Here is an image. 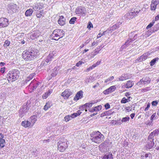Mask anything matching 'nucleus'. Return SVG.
Listing matches in <instances>:
<instances>
[{
  "label": "nucleus",
  "instance_id": "1",
  "mask_svg": "<svg viewBox=\"0 0 159 159\" xmlns=\"http://www.w3.org/2000/svg\"><path fill=\"white\" fill-rule=\"evenodd\" d=\"M38 51L37 50L30 51H25L22 54L23 58L26 61L32 60L38 56Z\"/></svg>",
  "mask_w": 159,
  "mask_h": 159
},
{
  "label": "nucleus",
  "instance_id": "2",
  "mask_svg": "<svg viewBox=\"0 0 159 159\" xmlns=\"http://www.w3.org/2000/svg\"><path fill=\"white\" fill-rule=\"evenodd\" d=\"M104 136L100 132H93L91 136L90 139L92 142L97 143H101L103 140Z\"/></svg>",
  "mask_w": 159,
  "mask_h": 159
},
{
  "label": "nucleus",
  "instance_id": "3",
  "mask_svg": "<svg viewBox=\"0 0 159 159\" xmlns=\"http://www.w3.org/2000/svg\"><path fill=\"white\" fill-rule=\"evenodd\" d=\"M20 72L16 69H14L9 71L7 74V78L9 82H12L17 80L19 76Z\"/></svg>",
  "mask_w": 159,
  "mask_h": 159
},
{
  "label": "nucleus",
  "instance_id": "4",
  "mask_svg": "<svg viewBox=\"0 0 159 159\" xmlns=\"http://www.w3.org/2000/svg\"><path fill=\"white\" fill-rule=\"evenodd\" d=\"M64 35L65 32L63 30L58 29L53 31L51 36L53 39L57 40L62 38Z\"/></svg>",
  "mask_w": 159,
  "mask_h": 159
},
{
  "label": "nucleus",
  "instance_id": "5",
  "mask_svg": "<svg viewBox=\"0 0 159 159\" xmlns=\"http://www.w3.org/2000/svg\"><path fill=\"white\" fill-rule=\"evenodd\" d=\"M135 32H134L129 34V39L125 43V44L122 46V48H124L128 46L130 43L132 41H134L137 39V34H135Z\"/></svg>",
  "mask_w": 159,
  "mask_h": 159
},
{
  "label": "nucleus",
  "instance_id": "6",
  "mask_svg": "<svg viewBox=\"0 0 159 159\" xmlns=\"http://www.w3.org/2000/svg\"><path fill=\"white\" fill-rule=\"evenodd\" d=\"M19 7L17 5L14 3H11L9 4L7 7L8 13L12 14L16 12L18 9Z\"/></svg>",
  "mask_w": 159,
  "mask_h": 159
},
{
  "label": "nucleus",
  "instance_id": "7",
  "mask_svg": "<svg viewBox=\"0 0 159 159\" xmlns=\"http://www.w3.org/2000/svg\"><path fill=\"white\" fill-rule=\"evenodd\" d=\"M54 52L50 53L46 59L42 61L40 65L41 66L43 67L47 65L48 63L52 60L54 56Z\"/></svg>",
  "mask_w": 159,
  "mask_h": 159
},
{
  "label": "nucleus",
  "instance_id": "8",
  "mask_svg": "<svg viewBox=\"0 0 159 159\" xmlns=\"http://www.w3.org/2000/svg\"><path fill=\"white\" fill-rule=\"evenodd\" d=\"M75 12L78 16H84L86 13V11L84 7H80L76 9Z\"/></svg>",
  "mask_w": 159,
  "mask_h": 159
},
{
  "label": "nucleus",
  "instance_id": "9",
  "mask_svg": "<svg viewBox=\"0 0 159 159\" xmlns=\"http://www.w3.org/2000/svg\"><path fill=\"white\" fill-rule=\"evenodd\" d=\"M29 109V107L27 104H24L22 108H20L19 111L20 116L22 117L26 113Z\"/></svg>",
  "mask_w": 159,
  "mask_h": 159
},
{
  "label": "nucleus",
  "instance_id": "10",
  "mask_svg": "<svg viewBox=\"0 0 159 159\" xmlns=\"http://www.w3.org/2000/svg\"><path fill=\"white\" fill-rule=\"evenodd\" d=\"M150 79L149 77H143L137 83L138 85H140L141 84H149L150 82Z\"/></svg>",
  "mask_w": 159,
  "mask_h": 159
},
{
  "label": "nucleus",
  "instance_id": "11",
  "mask_svg": "<svg viewBox=\"0 0 159 159\" xmlns=\"http://www.w3.org/2000/svg\"><path fill=\"white\" fill-rule=\"evenodd\" d=\"M72 92L70 89H66L61 93V96L64 99H67L72 94Z\"/></svg>",
  "mask_w": 159,
  "mask_h": 159
},
{
  "label": "nucleus",
  "instance_id": "12",
  "mask_svg": "<svg viewBox=\"0 0 159 159\" xmlns=\"http://www.w3.org/2000/svg\"><path fill=\"white\" fill-rule=\"evenodd\" d=\"M150 55V54L149 52L145 53L143 55L136 59L135 60V62L137 63L138 62H141L147 59V57L149 56Z\"/></svg>",
  "mask_w": 159,
  "mask_h": 159
},
{
  "label": "nucleus",
  "instance_id": "13",
  "mask_svg": "<svg viewBox=\"0 0 159 159\" xmlns=\"http://www.w3.org/2000/svg\"><path fill=\"white\" fill-rule=\"evenodd\" d=\"M139 13V11L129 12L127 13L125 15V17L127 19H133L135 16Z\"/></svg>",
  "mask_w": 159,
  "mask_h": 159
},
{
  "label": "nucleus",
  "instance_id": "14",
  "mask_svg": "<svg viewBox=\"0 0 159 159\" xmlns=\"http://www.w3.org/2000/svg\"><path fill=\"white\" fill-rule=\"evenodd\" d=\"M9 24L8 20L7 19L3 17H2L0 19V26L2 27H6Z\"/></svg>",
  "mask_w": 159,
  "mask_h": 159
},
{
  "label": "nucleus",
  "instance_id": "15",
  "mask_svg": "<svg viewBox=\"0 0 159 159\" xmlns=\"http://www.w3.org/2000/svg\"><path fill=\"white\" fill-rule=\"evenodd\" d=\"M40 83V82H38L35 79H34L31 81L29 86V88H32V90H34L36 89L37 87Z\"/></svg>",
  "mask_w": 159,
  "mask_h": 159
},
{
  "label": "nucleus",
  "instance_id": "16",
  "mask_svg": "<svg viewBox=\"0 0 159 159\" xmlns=\"http://www.w3.org/2000/svg\"><path fill=\"white\" fill-rule=\"evenodd\" d=\"M43 7V3H37L32 6L33 9L35 11H39Z\"/></svg>",
  "mask_w": 159,
  "mask_h": 159
},
{
  "label": "nucleus",
  "instance_id": "17",
  "mask_svg": "<svg viewBox=\"0 0 159 159\" xmlns=\"http://www.w3.org/2000/svg\"><path fill=\"white\" fill-rule=\"evenodd\" d=\"M159 1L158 0H152L151 5V9L152 10H155L157 6L159 4Z\"/></svg>",
  "mask_w": 159,
  "mask_h": 159
},
{
  "label": "nucleus",
  "instance_id": "18",
  "mask_svg": "<svg viewBox=\"0 0 159 159\" xmlns=\"http://www.w3.org/2000/svg\"><path fill=\"white\" fill-rule=\"evenodd\" d=\"M66 19L63 16H61L58 20V23L61 25L62 26L66 24Z\"/></svg>",
  "mask_w": 159,
  "mask_h": 159
},
{
  "label": "nucleus",
  "instance_id": "19",
  "mask_svg": "<svg viewBox=\"0 0 159 159\" xmlns=\"http://www.w3.org/2000/svg\"><path fill=\"white\" fill-rule=\"evenodd\" d=\"M4 138V135L2 134H0V149L2 148L5 146V141Z\"/></svg>",
  "mask_w": 159,
  "mask_h": 159
},
{
  "label": "nucleus",
  "instance_id": "20",
  "mask_svg": "<svg viewBox=\"0 0 159 159\" xmlns=\"http://www.w3.org/2000/svg\"><path fill=\"white\" fill-rule=\"evenodd\" d=\"M60 69V66L58 67H55L52 70V73L51 75L52 77H55L57 75L58 73V71Z\"/></svg>",
  "mask_w": 159,
  "mask_h": 159
},
{
  "label": "nucleus",
  "instance_id": "21",
  "mask_svg": "<svg viewBox=\"0 0 159 159\" xmlns=\"http://www.w3.org/2000/svg\"><path fill=\"white\" fill-rule=\"evenodd\" d=\"M134 85V83L132 81L129 80L127 81L126 83L124 84L123 85L124 87L129 89L131 88Z\"/></svg>",
  "mask_w": 159,
  "mask_h": 159
},
{
  "label": "nucleus",
  "instance_id": "22",
  "mask_svg": "<svg viewBox=\"0 0 159 159\" xmlns=\"http://www.w3.org/2000/svg\"><path fill=\"white\" fill-rule=\"evenodd\" d=\"M121 24L122 23L120 22H119V23H117L116 24L111 27L110 30L108 29L109 30H108V31L109 32L110 31V32H112L113 30L118 29L120 25H121Z\"/></svg>",
  "mask_w": 159,
  "mask_h": 159
},
{
  "label": "nucleus",
  "instance_id": "23",
  "mask_svg": "<svg viewBox=\"0 0 159 159\" xmlns=\"http://www.w3.org/2000/svg\"><path fill=\"white\" fill-rule=\"evenodd\" d=\"M37 120V116H36L34 115L30 117V122L31 125V126H32L34 124L36 121Z\"/></svg>",
  "mask_w": 159,
  "mask_h": 159
},
{
  "label": "nucleus",
  "instance_id": "24",
  "mask_svg": "<svg viewBox=\"0 0 159 159\" xmlns=\"http://www.w3.org/2000/svg\"><path fill=\"white\" fill-rule=\"evenodd\" d=\"M75 114H72L71 115H68L66 116L64 118V120L66 122H68L72 118L76 117V116H74Z\"/></svg>",
  "mask_w": 159,
  "mask_h": 159
},
{
  "label": "nucleus",
  "instance_id": "25",
  "mask_svg": "<svg viewBox=\"0 0 159 159\" xmlns=\"http://www.w3.org/2000/svg\"><path fill=\"white\" fill-rule=\"evenodd\" d=\"M58 147L59 148H61L62 147H67V145L66 140H64V141H60L58 142Z\"/></svg>",
  "mask_w": 159,
  "mask_h": 159
},
{
  "label": "nucleus",
  "instance_id": "26",
  "mask_svg": "<svg viewBox=\"0 0 159 159\" xmlns=\"http://www.w3.org/2000/svg\"><path fill=\"white\" fill-rule=\"evenodd\" d=\"M154 141L148 140L147 143L146 145V147L147 149L151 148L154 145Z\"/></svg>",
  "mask_w": 159,
  "mask_h": 159
},
{
  "label": "nucleus",
  "instance_id": "27",
  "mask_svg": "<svg viewBox=\"0 0 159 159\" xmlns=\"http://www.w3.org/2000/svg\"><path fill=\"white\" fill-rule=\"evenodd\" d=\"M129 78V77L127 74H123L121 76L118 78V81H122L124 80L128 79Z\"/></svg>",
  "mask_w": 159,
  "mask_h": 159
},
{
  "label": "nucleus",
  "instance_id": "28",
  "mask_svg": "<svg viewBox=\"0 0 159 159\" xmlns=\"http://www.w3.org/2000/svg\"><path fill=\"white\" fill-rule=\"evenodd\" d=\"M52 92V89L49 90L48 92L45 93L43 94L42 96L43 98L44 99L47 98L48 97V96L50 95Z\"/></svg>",
  "mask_w": 159,
  "mask_h": 159
},
{
  "label": "nucleus",
  "instance_id": "29",
  "mask_svg": "<svg viewBox=\"0 0 159 159\" xmlns=\"http://www.w3.org/2000/svg\"><path fill=\"white\" fill-rule=\"evenodd\" d=\"M83 95V92L81 90L78 92L75 96L76 99L77 100L82 98Z\"/></svg>",
  "mask_w": 159,
  "mask_h": 159
},
{
  "label": "nucleus",
  "instance_id": "30",
  "mask_svg": "<svg viewBox=\"0 0 159 159\" xmlns=\"http://www.w3.org/2000/svg\"><path fill=\"white\" fill-rule=\"evenodd\" d=\"M33 9L30 8L27 10L25 12V15L26 16H31L33 12Z\"/></svg>",
  "mask_w": 159,
  "mask_h": 159
},
{
  "label": "nucleus",
  "instance_id": "31",
  "mask_svg": "<svg viewBox=\"0 0 159 159\" xmlns=\"http://www.w3.org/2000/svg\"><path fill=\"white\" fill-rule=\"evenodd\" d=\"M22 125L25 128L30 126L31 125L30 122L28 121H23L21 123Z\"/></svg>",
  "mask_w": 159,
  "mask_h": 159
},
{
  "label": "nucleus",
  "instance_id": "32",
  "mask_svg": "<svg viewBox=\"0 0 159 159\" xmlns=\"http://www.w3.org/2000/svg\"><path fill=\"white\" fill-rule=\"evenodd\" d=\"M52 105V103L51 101H48L46 103V105L44 107V109L45 110H47Z\"/></svg>",
  "mask_w": 159,
  "mask_h": 159
},
{
  "label": "nucleus",
  "instance_id": "33",
  "mask_svg": "<svg viewBox=\"0 0 159 159\" xmlns=\"http://www.w3.org/2000/svg\"><path fill=\"white\" fill-rule=\"evenodd\" d=\"M36 11V15L38 18H40L43 16V10L40 11Z\"/></svg>",
  "mask_w": 159,
  "mask_h": 159
},
{
  "label": "nucleus",
  "instance_id": "34",
  "mask_svg": "<svg viewBox=\"0 0 159 159\" xmlns=\"http://www.w3.org/2000/svg\"><path fill=\"white\" fill-rule=\"evenodd\" d=\"M113 155L112 154L109 153L105 155L102 159H113Z\"/></svg>",
  "mask_w": 159,
  "mask_h": 159
},
{
  "label": "nucleus",
  "instance_id": "35",
  "mask_svg": "<svg viewBox=\"0 0 159 159\" xmlns=\"http://www.w3.org/2000/svg\"><path fill=\"white\" fill-rule=\"evenodd\" d=\"M99 50H97L96 49L93 51L91 54V57H94V56L99 53Z\"/></svg>",
  "mask_w": 159,
  "mask_h": 159
},
{
  "label": "nucleus",
  "instance_id": "36",
  "mask_svg": "<svg viewBox=\"0 0 159 159\" xmlns=\"http://www.w3.org/2000/svg\"><path fill=\"white\" fill-rule=\"evenodd\" d=\"M34 76V73L30 74L26 79L25 80L26 83H27L28 82L32 79Z\"/></svg>",
  "mask_w": 159,
  "mask_h": 159
},
{
  "label": "nucleus",
  "instance_id": "37",
  "mask_svg": "<svg viewBox=\"0 0 159 159\" xmlns=\"http://www.w3.org/2000/svg\"><path fill=\"white\" fill-rule=\"evenodd\" d=\"M93 104V103L91 102L87 103L83 105V107L85 109H87L88 108L91 107Z\"/></svg>",
  "mask_w": 159,
  "mask_h": 159
},
{
  "label": "nucleus",
  "instance_id": "38",
  "mask_svg": "<svg viewBox=\"0 0 159 159\" xmlns=\"http://www.w3.org/2000/svg\"><path fill=\"white\" fill-rule=\"evenodd\" d=\"M141 159H151L150 157V154H146L145 156H142L141 157Z\"/></svg>",
  "mask_w": 159,
  "mask_h": 159
},
{
  "label": "nucleus",
  "instance_id": "39",
  "mask_svg": "<svg viewBox=\"0 0 159 159\" xmlns=\"http://www.w3.org/2000/svg\"><path fill=\"white\" fill-rule=\"evenodd\" d=\"M154 135H153V133L152 132L149 135L148 137V140L149 141H154Z\"/></svg>",
  "mask_w": 159,
  "mask_h": 159
},
{
  "label": "nucleus",
  "instance_id": "40",
  "mask_svg": "<svg viewBox=\"0 0 159 159\" xmlns=\"http://www.w3.org/2000/svg\"><path fill=\"white\" fill-rule=\"evenodd\" d=\"M111 111H105V112H103L101 114V116L102 117L105 116L109 115L110 114H111Z\"/></svg>",
  "mask_w": 159,
  "mask_h": 159
},
{
  "label": "nucleus",
  "instance_id": "41",
  "mask_svg": "<svg viewBox=\"0 0 159 159\" xmlns=\"http://www.w3.org/2000/svg\"><path fill=\"white\" fill-rule=\"evenodd\" d=\"M77 18L76 17H72L69 21V23L70 24H73L75 23V21H76Z\"/></svg>",
  "mask_w": 159,
  "mask_h": 159
},
{
  "label": "nucleus",
  "instance_id": "42",
  "mask_svg": "<svg viewBox=\"0 0 159 159\" xmlns=\"http://www.w3.org/2000/svg\"><path fill=\"white\" fill-rule=\"evenodd\" d=\"M158 58H155L153 59L150 63V65L151 66H153L154 64H155V63L156 62V61H158Z\"/></svg>",
  "mask_w": 159,
  "mask_h": 159
},
{
  "label": "nucleus",
  "instance_id": "43",
  "mask_svg": "<svg viewBox=\"0 0 159 159\" xmlns=\"http://www.w3.org/2000/svg\"><path fill=\"white\" fill-rule=\"evenodd\" d=\"M108 30H109V29H107L106 31L103 32L102 33H101L100 32L97 36V39H98L101 37L102 36L105 35V33L107 31H108Z\"/></svg>",
  "mask_w": 159,
  "mask_h": 159
},
{
  "label": "nucleus",
  "instance_id": "44",
  "mask_svg": "<svg viewBox=\"0 0 159 159\" xmlns=\"http://www.w3.org/2000/svg\"><path fill=\"white\" fill-rule=\"evenodd\" d=\"M110 90V88H109L104 91L103 92V93L105 95L108 94L110 93H112L111 91Z\"/></svg>",
  "mask_w": 159,
  "mask_h": 159
},
{
  "label": "nucleus",
  "instance_id": "45",
  "mask_svg": "<svg viewBox=\"0 0 159 159\" xmlns=\"http://www.w3.org/2000/svg\"><path fill=\"white\" fill-rule=\"evenodd\" d=\"M152 133H153L154 136L158 135L159 134V129L155 130Z\"/></svg>",
  "mask_w": 159,
  "mask_h": 159
},
{
  "label": "nucleus",
  "instance_id": "46",
  "mask_svg": "<svg viewBox=\"0 0 159 159\" xmlns=\"http://www.w3.org/2000/svg\"><path fill=\"white\" fill-rule=\"evenodd\" d=\"M94 107V110L96 111H99L101 110L102 108V107L101 105H99Z\"/></svg>",
  "mask_w": 159,
  "mask_h": 159
},
{
  "label": "nucleus",
  "instance_id": "47",
  "mask_svg": "<svg viewBox=\"0 0 159 159\" xmlns=\"http://www.w3.org/2000/svg\"><path fill=\"white\" fill-rule=\"evenodd\" d=\"M129 119L130 118L129 117H124L122 118L121 121L122 122H126L129 121Z\"/></svg>",
  "mask_w": 159,
  "mask_h": 159
},
{
  "label": "nucleus",
  "instance_id": "48",
  "mask_svg": "<svg viewBox=\"0 0 159 159\" xmlns=\"http://www.w3.org/2000/svg\"><path fill=\"white\" fill-rule=\"evenodd\" d=\"M154 23V20H152V21L150 23V24L147 26L146 28V29H148L151 27L153 25Z\"/></svg>",
  "mask_w": 159,
  "mask_h": 159
},
{
  "label": "nucleus",
  "instance_id": "49",
  "mask_svg": "<svg viewBox=\"0 0 159 159\" xmlns=\"http://www.w3.org/2000/svg\"><path fill=\"white\" fill-rule=\"evenodd\" d=\"M114 79V77L113 76L110 77L108 79L106 80L104 82L107 83V82L111 81Z\"/></svg>",
  "mask_w": 159,
  "mask_h": 159
},
{
  "label": "nucleus",
  "instance_id": "50",
  "mask_svg": "<svg viewBox=\"0 0 159 159\" xmlns=\"http://www.w3.org/2000/svg\"><path fill=\"white\" fill-rule=\"evenodd\" d=\"M10 42L8 40H6L4 42V47H7L8 46L10 45Z\"/></svg>",
  "mask_w": 159,
  "mask_h": 159
},
{
  "label": "nucleus",
  "instance_id": "51",
  "mask_svg": "<svg viewBox=\"0 0 159 159\" xmlns=\"http://www.w3.org/2000/svg\"><path fill=\"white\" fill-rule=\"evenodd\" d=\"M37 35V34L35 33H34L33 34H32V35L30 36L31 39H34L35 38H37L38 36Z\"/></svg>",
  "mask_w": 159,
  "mask_h": 159
},
{
  "label": "nucleus",
  "instance_id": "52",
  "mask_svg": "<svg viewBox=\"0 0 159 159\" xmlns=\"http://www.w3.org/2000/svg\"><path fill=\"white\" fill-rule=\"evenodd\" d=\"M150 89V87H147L144 89H141V91L144 92H146L149 91Z\"/></svg>",
  "mask_w": 159,
  "mask_h": 159
},
{
  "label": "nucleus",
  "instance_id": "53",
  "mask_svg": "<svg viewBox=\"0 0 159 159\" xmlns=\"http://www.w3.org/2000/svg\"><path fill=\"white\" fill-rule=\"evenodd\" d=\"M67 147H62L60 148L58 147V150L60 152H63L64 151Z\"/></svg>",
  "mask_w": 159,
  "mask_h": 159
},
{
  "label": "nucleus",
  "instance_id": "54",
  "mask_svg": "<svg viewBox=\"0 0 159 159\" xmlns=\"http://www.w3.org/2000/svg\"><path fill=\"white\" fill-rule=\"evenodd\" d=\"M127 102L128 101H127L126 98L125 97L123 98L121 101V102L122 103H125Z\"/></svg>",
  "mask_w": 159,
  "mask_h": 159
},
{
  "label": "nucleus",
  "instance_id": "55",
  "mask_svg": "<svg viewBox=\"0 0 159 159\" xmlns=\"http://www.w3.org/2000/svg\"><path fill=\"white\" fill-rule=\"evenodd\" d=\"M109 88L111 92L114 91L116 89V87L115 86H111Z\"/></svg>",
  "mask_w": 159,
  "mask_h": 159
},
{
  "label": "nucleus",
  "instance_id": "56",
  "mask_svg": "<svg viewBox=\"0 0 159 159\" xmlns=\"http://www.w3.org/2000/svg\"><path fill=\"white\" fill-rule=\"evenodd\" d=\"M109 88L111 92L114 91L116 89V87L115 86H111Z\"/></svg>",
  "mask_w": 159,
  "mask_h": 159
},
{
  "label": "nucleus",
  "instance_id": "57",
  "mask_svg": "<svg viewBox=\"0 0 159 159\" xmlns=\"http://www.w3.org/2000/svg\"><path fill=\"white\" fill-rule=\"evenodd\" d=\"M81 113V112L80 111H77V113H74L73 114H75L74 116H76V117L77 116L80 115Z\"/></svg>",
  "mask_w": 159,
  "mask_h": 159
},
{
  "label": "nucleus",
  "instance_id": "58",
  "mask_svg": "<svg viewBox=\"0 0 159 159\" xmlns=\"http://www.w3.org/2000/svg\"><path fill=\"white\" fill-rule=\"evenodd\" d=\"M84 63L82 61H80L76 63V66H77L79 67L81 65H82V64Z\"/></svg>",
  "mask_w": 159,
  "mask_h": 159
},
{
  "label": "nucleus",
  "instance_id": "59",
  "mask_svg": "<svg viewBox=\"0 0 159 159\" xmlns=\"http://www.w3.org/2000/svg\"><path fill=\"white\" fill-rule=\"evenodd\" d=\"M105 107L106 109H108L110 108V106L108 103H107L105 105Z\"/></svg>",
  "mask_w": 159,
  "mask_h": 159
},
{
  "label": "nucleus",
  "instance_id": "60",
  "mask_svg": "<svg viewBox=\"0 0 159 159\" xmlns=\"http://www.w3.org/2000/svg\"><path fill=\"white\" fill-rule=\"evenodd\" d=\"M156 115V113H153L151 116L150 118V120H151V121H152L153 120L154 118L155 117Z\"/></svg>",
  "mask_w": 159,
  "mask_h": 159
},
{
  "label": "nucleus",
  "instance_id": "61",
  "mask_svg": "<svg viewBox=\"0 0 159 159\" xmlns=\"http://www.w3.org/2000/svg\"><path fill=\"white\" fill-rule=\"evenodd\" d=\"M103 48V47L102 46V45H100V46H98L97 47V48H96V49L97 50H99V52L102 49V48Z\"/></svg>",
  "mask_w": 159,
  "mask_h": 159
},
{
  "label": "nucleus",
  "instance_id": "62",
  "mask_svg": "<svg viewBox=\"0 0 159 159\" xmlns=\"http://www.w3.org/2000/svg\"><path fill=\"white\" fill-rule=\"evenodd\" d=\"M158 102L157 101H153L152 102V105L154 106H156L157 105Z\"/></svg>",
  "mask_w": 159,
  "mask_h": 159
},
{
  "label": "nucleus",
  "instance_id": "63",
  "mask_svg": "<svg viewBox=\"0 0 159 159\" xmlns=\"http://www.w3.org/2000/svg\"><path fill=\"white\" fill-rule=\"evenodd\" d=\"M5 71V67H2L1 68L0 71L2 73H4Z\"/></svg>",
  "mask_w": 159,
  "mask_h": 159
},
{
  "label": "nucleus",
  "instance_id": "64",
  "mask_svg": "<svg viewBox=\"0 0 159 159\" xmlns=\"http://www.w3.org/2000/svg\"><path fill=\"white\" fill-rule=\"evenodd\" d=\"M150 104L149 103H148L147 105V107L145 108L144 110L146 111L148 110L149 108L150 107Z\"/></svg>",
  "mask_w": 159,
  "mask_h": 159
}]
</instances>
